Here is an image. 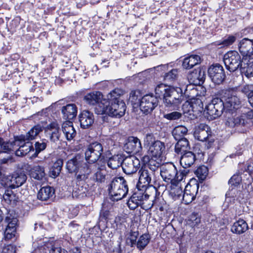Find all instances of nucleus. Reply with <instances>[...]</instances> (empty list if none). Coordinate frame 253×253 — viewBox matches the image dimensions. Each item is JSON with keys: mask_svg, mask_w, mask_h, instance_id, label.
<instances>
[{"mask_svg": "<svg viewBox=\"0 0 253 253\" xmlns=\"http://www.w3.org/2000/svg\"><path fill=\"white\" fill-rule=\"evenodd\" d=\"M155 93L162 97L164 104L168 107H175L184 101V95L180 87L160 84L155 88Z\"/></svg>", "mask_w": 253, "mask_h": 253, "instance_id": "obj_1", "label": "nucleus"}, {"mask_svg": "<svg viewBox=\"0 0 253 253\" xmlns=\"http://www.w3.org/2000/svg\"><path fill=\"white\" fill-rule=\"evenodd\" d=\"M94 165H88L79 155L76 156L73 159L68 161L66 169L70 173H76L77 179L83 181L87 178V176L92 171Z\"/></svg>", "mask_w": 253, "mask_h": 253, "instance_id": "obj_2", "label": "nucleus"}, {"mask_svg": "<svg viewBox=\"0 0 253 253\" xmlns=\"http://www.w3.org/2000/svg\"><path fill=\"white\" fill-rule=\"evenodd\" d=\"M126 110V105L123 100L109 103L106 99H103L95 108V112L98 115L107 114L111 117L121 118Z\"/></svg>", "mask_w": 253, "mask_h": 253, "instance_id": "obj_3", "label": "nucleus"}, {"mask_svg": "<svg viewBox=\"0 0 253 253\" xmlns=\"http://www.w3.org/2000/svg\"><path fill=\"white\" fill-rule=\"evenodd\" d=\"M108 190L111 199L119 201L126 196L128 189L126 181L123 177H120L112 180Z\"/></svg>", "mask_w": 253, "mask_h": 253, "instance_id": "obj_4", "label": "nucleus"}, {"mask_svg": "<svg viewBox=\"0 0 253 253\" xmlns=\"http://www.w3.org/2000/svg\"><path fill=\"white\" fill-rule=\"evenodd\" d=\"M221 99L225 106V111H232L239 108L241 100L237 96V92L233 89H225L222 91Z\"/></svg>", "mask_w": 253, "mask_h": 253, "instance_id": "obj_5", "label": "nucleus"}, {"mask_svg": "<svg viewBox=\"0 0 253 253\" xmlns=\"http://www.w3.org/2000/svg\"><path fill=\"white\" fill-rule=\"evenodd\" d=\"M102 152L103 147L100 143L94 142L88 146L85 152V161L88 165L94 166L92 168V170L94 168H97V164L95 163L100 158Z\"/></svg>", "mask_w": 253, "mask_h": 253, "instance_id": "obj_6", "label": "nucleus"}, {"mask_svg": "<svg viewBox=\"0 0 253 253\" xmlns=\"http://www.w3.org/2000/svg\"><path fill=\"white\" fill-rule=\"evenodd\" d=\"M225 106L221 98H213L206 107L205 112L209 115L210 119H214L221 115Z\"/></svg>", "mask_w": 253, "mask_h": 253, "instance_id": "obj_7", "label": "nucleus"}, {"mask_svg": "<svg viewBox=\"0 0 253 253\" xmlns=\"http://www.w3.org/2000/svg\"><path fill=\"white\" fill-rule=\"evenodd\" d=\"M223 61L226 69L234 72L240 68L241 56L235 50H231L224 55Z\"/></svg>", "mask_w": 253, "mask_h": 253, "instance_id": "obj_8", "label": "nucleus"}, {"mask_svg": "<svg viewBox=\"0 0 253 253\" xmlns=\"http://www.w3.org/2000/svg\"><path fill=\"white\" fill-rule=\"evenodd\" d=\"M158 105V99L153 94H146L141 98L139 107L143 114H150Z\"/></svg>", "mask_w": 253, "mask_h": 253, "instance_id": "obj_9", "label": "nucleus"}, {"mask_svg": "<svg viewBox=\"0 0 253 253\" xmlns=\"http://www.w3.org/2000/svg\"><path fill=\"white\" fill-rule=\"evenodd\" d=\"M13 143L15 146L14 152L17 156L23 157L34 151L32 143L26 139H21L20 136L15 138Z\"/></svg>", "mask_w": 253, "mask_h": 253, "instance_id": "obj_10", "label": "nucleus"}, {"mask_svg": "<svg viewBox=\"0 0 253 253\" xmlns=\"http://www.w3.org/2000/svg\"><path fill=\"white\" fill-rule=\"evenodd\" d=\"M160 174L163 180L168 183H171L175 179L177 170L172 163H167L160 167Z\"/></svg>", "mask_w": 253, "mask_h": 253, "instance_id": "obj_11", "label": "nucleus"}, {"mask_svg": "<svg viewBox=\"0 0 253 253\" xmlns=\"http://www.w3.org/2000/svg\"><path fill=\"white\" fill-rule=\"evenodd\" d=\"M208 74L211 80L216 84H220L225 78L223 67L218 64L212 65L208 69Z\"/></svg>", "mask_w": 253, "mask_h": 253, "instance_id": "obj_12", "label": "nucleus"}, {"mask_svg": "<svg viewBox=\"0 0 253 253\" xmlns=\"http://www.w3.org/2000/svg\"><path fill=\"white\" fill-rule=\"evenodd\" d=\"M139 183L142 184V187L148 186L152 180L155 181L158 175L144 165L139 170Z\"/></svg>", "mask_w": 253, "mask_h": 253, "instance_id": "obj_13", "label": "nucleus"}, {"mask_svg": "<svg viewBox=\"0 0 253 253\" xmlns=\"http://www.w3.org/2000/svg\"><path fill=\"white\" fill-rule=\"evenodd\" d=\"M240 70L247 77H253V54L242 55Z\"/></svg>", "mask_w": 253, "mask_h": 253, "instance_id": "obj_14", "label": "nucleus"}, {"mask_svg": "<svg viewBox=\"0 0 253 253\" xmlns=\"http://www.w3.org/2000/svg\"><path fill=\"white\" fill-rule=\"evenodd\" d=\"M44 132L48 135L50 141L56 142L59 140L61 135L60 125L56 122L48 124L44 128Z\"/></svg>", "mask_w": 253, "mask_h": 253, "instance_id": "obj_15", "label": "nucleus"}, {"mask_svg": "<svg viewBox=\"0 0 253 253\" xmlns=\"http://www.w3.org/2000/svg\"><path fill=\"white\" fill-rule=\"evenodd\" d=\"M140 161L135 157L126 158L123 161V169L125 173L129 175L135 173L140 168Z\"/></svg>", "mask_w": 253, "mask_h": 253, "instance_id": "obj_16", "label": "nucleus"}, {"mask_svg": "<svg viewBox=\"0 0 253 253\" xmlns=\"http://www.w3.org/2000/svg\"><path fill=\"white\" fill-rule=\"evenodd\" d=\"M5 179L6 186L11 188H15L24 183L27 179V176L25 173L21 172L14 174L12 176H7Z\"/></svg>", "mask_w": 253, "mask_h": 253, "instance_id": "obj_17", "label": "nucleus"}, {"mask_svg": "<svg viewBox=\"0 0 253 253\" xmlns=\"http://www.w3.org/2000/svg\"><path fill=\"white\" fill-rule=\"evenodd\" d=\"M240 116L237 117L234 119L229 118L228 122L230 124V122H233L230 124L231 126H245L248 122L253 118V110L248 109L244 111Z\"/></svg>", "mask_w": 253, "mask_h": 253, "instance_id": "obj_18", "label": "nucleus"}, {"mask_svg": "<svg viewBox=\"0 0 253 253\" xmlns=\"http://www.w3.org/2000/svg\"><path fill=\"white\" fill-rule=\"evenodd\" d=\"M124 150L127 153H137L142 150L140 140L134 136L129 137L124 147Z\"/></svg>", "mask_w": 253, "mask_h": 253, "instance_id": "obj_19", "label": "nucleus"}, {"mask_svg": "<svg viewBox=\"0 0 253 253\" xmlns=\"http://www.w3.org/2000/svg\"><path fill=\"white\" fill-rule=\"evenodd\" d=\"M198 189L199 184L197 183L192 185H186L181 199L183 203L185 204H188L191 203L195 199L198 193Z\"/></svg>", "mask_w": 253, "mask_h": 253, "instance_id": "obj_20", "label": "nucleus"}, {"mask_svg": "<svg viewBox=\"0 0 253 253\" xmlns=\"http://www.w3.org/2000/svg\"><path fill=\"white\" fill-rule=\"evenodd\" d=\"M149 195L141 193L133 194L127 201V206L130 210H135L142 204V202L149 198Z\"/></svg>", "mask_w": 253, "mask_h": 253, "instance_id": "obj_21", "label": "nucleus"}, {"mask_svg": "<svg viewBox=\"0 0 253 253\" xmlns=\"http://www.w3.org/2000/svg\"><path fill=\"white\" fill-rule=\"evenodd\" d=\"M80 125L83 128H87L92 125L94 122L93 114L88 111H83L79 115Z\"/></svg>", "mask_w": 253, "mask_h": 253, "instance_id": "obj_22", "label": "nucleus"}, {"mask_svg": "<svg viewBox=\"0 0 253 253\" xmlns=\"http://www.w3.org/2000/svg\"><path fill=\"white\" fill-rule=\"evenodd\" d=\"M165 151L164 143L159 140L154 141L149 147L148 152L151 156L155 158H160Z\"/></svg>", "mask_w": 253, "mask_h": 253, "instance_id": "obj_23", "label": "nucleus"}, {"mask_svg": "<svg viewBox=\"0 0 253 253\" xmlns=\"http://www.w3.org/2000/svg\"><path fill=\"white\" fill-rule=\"evenodd\" d=\"M5 221L7 223V225L4 231V237L6 239L10 240L15 236L17 219L16 218L6 216Z\"/></svg>", "mask_w": 253, "mask_h": 253, "instance_id": "obj_24", "label": "nucleus"}, {"mask_svg": "<svg viewBox=\"0 0 253 253\" xmlns=\"http://www.w3.org/2000/svg\"><path fill=\"white\" fill-rule=\"evenodd\" d=\"M238 48L242 55L253 54V40L244 38L238 43Z\"/></svg>", "mask_w": 253, "mask_h": 253, "instance_id": "obj_25", "label": "nucleus"}, {"mask_svg": "<svg viewBox=\"0 0 253 253\" xmlns=\"http://www.w3.org/2000/svg\"><path fill=\"white\" fill-rule=\"evenodd\" d=\"M210 133V128L209 126L206 124H201L196 127L194 135L196 139L204 141L209 137Z\"/></svg>", "mask_w": 253, "mask_h": 253, "instance_id": "obj_26", "label": "nucleus"}, {"mask_svg": "<svg viewBox=\"0 0 253 253\" xmlns=\"http://www.w3.org/2000/svg\"><path fill=\"white\" fill-rule=\"evenodd\" d=\"M196 161V156L193 152L187 151L183 153L180 157V163L184 169L191 167Z\"/></svg>", "mask_w": 253, "mask_h": 253, "instance_id": "obj_27", "label": "nucleus"}, {"mask_svg": "<svg viewBox=\"0 0 253 253\" xmlns=\"http://www.w3.org/2000/svg\"><path fill=\"white\" fill-rule=\"evenodd\" d=\"M62 130L66 139L68 141L72 140L76 135V130L73 127V123L71 121H66L62 124Z\"/></svg>", "mask_w": 253, "mask_h": 253, "instance_id": "obj_28", "label": "nucleus"}, {"mask_svg": "<svg viewBox=\"0 0 253 253\" xmlns=\"http://www.w3.org/2000/svg\"><path fill=\"white\" fill-rule=\"evenodd\" d=\"M206 76L205 71L202 69L195 70L188 76V79L190 82L195 84H200L203 83Z\"/></svg>", "mask_w": 253, "mask_h": 253, "instance_id": "obj_29", "label": "nucleus"}, {"mask_svg": "<svg viewBox=\"0 0 253 253\" xmlns=\"http://www.w3.org/2000/svg\"><path fill=\"white\" fill-rule=\"evenodd\" d=\"M103 99L102 94L99 91H93L87 93L84 97V100L87 103L92 105L96 104L95 108Z\"/></svg>", "mask_w": 253, "mask_h": 253, "instance_id": "obj_30", "label": "nucleus"}, {"mask_svg": "<svg viewBox=\"0 0 253 253\" xmlns=\"http://www.w3.org/2000/svg\"><path fill=\"white\" fill-rule=\"evenodd\" d=\"M63 118L65 119L73 120L77 114V108L74 104H69L62 108Z\"/></svg>", "mask_w": 253, "mask_h": 253, "instance_id": "obj_31", "label": "nucleus"}, {"mask_svg": "<svg viewBox=\"0 0 253 253\" xmlns=\"http://www.w3.org/2000/svg\"><path fill=\"white\" fill-rule=\"evenodd\" d=\"M43 129V126L41 124H38L34 126L27 133L24 135H21V139H26L27 141H30L34 139L36 136Z\"/></svg>", "mask_w": 253, "mask_h": 253, "instance_id": "obj_32", "label": "nucleus"}, {"mask_svg": "<svg viewBox=\"0 0 253 253\" xmlns=\"http://www.w3.org/2000/svg\"><path fill=\"white\" fill-rule=\"evenodd\" d=\"M201 61V59L199 55H192L184 58L182 63V66L184 68L189 69L199 64Z\"/></svg>", "mask_w": 253, "mask_h": 253, "instance_id": "obj_33", "label": "nucleus"}, {"mask_svg": "<svg viewBox=\"0 0 253 253\" xmlns=\"http://www.w3.org/2000/svg\"><path fill=\"white\" fill-rule=\"evenodd\" d=\"M248 229V225L243 219H239L234 223L231 227V231L237 234H241L245 232Z\"/></svg>", "mask_w": 253, "mask_h": 253, "instance_id": "obj_34", "label": "nucleus"}, {"mask_svg": "<svg viewBox=\"0 0 253 253\" xmlns=\"http://www.w3.org/2000/svg\"><path fill=\"white\" fill-rule=\"evenodd\" d=\"M30 175L35 179L42 180L45 176L44 168L40 166L33 167L30 170Z\"/></svg>", "mask_w": 253, "mask_h": 253, "instance_id": "obj_35", "label": "nucleus"}, {"mask_svg": "<svg viewBox=\"0 0 253 253\" xmlns=\"http://www.w3.org/2000/svg\"><path fill=\"white\" fill-rule=\"evenodd\" d=\"M54 193V189L50 186L43 187L39 190L37 197L42 201H46Z\"/></svg>", "mask_w": 253, "mask_h": 253, "instance_id": "obj_36", "label": "nucleus"}, {"mask_svg": "<svg viewBox=\"0 0 253 253\" xmlns=\"http://www.w3.org/2000/svg\"><path fill=\"white\" fill-rule=\"evenodd\" d=\"M79 183L77 184L73 191V196L79 199H82L86 196L88 190L86 184L84 183L82 184Z\"/></svg>", "mask_w": 253, "mask_h": 253, "instance_id": "obj_37", "label": "nucleus"}, {"mask_svg": "<svg viewBox=\"0 0 253 253\" xmlns=\"http://www.w3.org/2000/svg\"><path fill=\"white\" fill-rule=\"evenodd\" d=\"M190 148L189 142L185 138H181L178 139V142L175 146V151L177 154H183L187 152Z\"/></svg>", "mask_w": 253, "mask_h": 253, "instance_id": "obj_38", "label": "nucleus"}, {"mask_svg": "<svg viewBox=\"0 0 253 253\" xmlns=\"http://www.w3.org/2000/svg\"><path fill=\"white\" fill-rule=\"evenodd\" d=\"M226 199L231 198L233 200H236L240 201L243 198V195L240 190L238 189V187L233 186L230 188L226 194Z\"/></svg>", "mask_w": 253, "mask_h": 253, "instance_id": "obj_39", "label": "nucleus"}, {"mask_svg": "<svg viewBox=\"0 0 253 253\" xmlns=\"http://www.w3.org/2000/svg\"><path fill=\"white\" fill-rule=\"evenodd\" d=\"M123 161L121 155H114L109 159L107 164L109 168L116 169L123 164Z\"/></svg>", "mask_w": 253, "mask_h": 253, "instance_id": "obj_40", "label": "nucleus"}, {"mask_svg": "<svg viewBox=\"0 0 253 253\" xmlns=\"http://www.w3.org/2000/svg\"><path fill=\"white\" fill-rule=\"evenodd\" d=\"M123 94V91L119 88H115L111 91L107 95V100L109 103L118 102V101L123 100L121 99V95Z\"/></svg>", "mask_w": 253, "mask_h": 253, "instance_id": "obj_41", "label": "nucleus"}, {"mask_svg": "<svg viewBox=\"0 0 253 253\" xmlns=\"http://www.w3.org/2000/svg\"><path fill=\"white\" fill-rule=\"evenodd\" d=\"M154 158H155L152 157L149 160L148 164L147 165H144V166L148 168L151 170H153L154 172L158 175L159 173V168L161 165L160 162L161 160L159 158H155V160Z\"/></svg>", "mask_w": 253, "mask_h": 253, "instance_id": "obj_42", "label": "nucleus"}, {"mask_svg": "<svg viewBox=\"0 0 253 253\" xmlns=\"http://www.w3.org/2000/svg\"><path fill=\"white\" fill-rule=\"evenodd\" d=\"M48 140L46 139H42L37 141L35 143V153L33 155V157H38L39 154L45 149L47 147Z\"/></svg>", "mask_w": 253, "mask_h": 253, "instance_id": "obj_43", "label": "nucleus"}, {"mask_svg": "<svg viewBox=\"0 0 253 253\" xmlns=\"http://www.w3.org/2000/svg\"><path fill=\"white\" fill-rule=\"evenodd\" d=\"M182 195L183 191L180 186L177 184L171 187L169 191V195L174 200H181Z\"/></svg>", "mask_w": 253, "mask_h": 253, "instance_id": "obj_44", "label": "nucleus"}, {"mask_svg": "<svg viewBox=\"0 0 253 253\" xmlns=\"http://www.w3.org/2000/svg\"><path fill=\"white\" fill-rule=\"evenodd\" d=\"M187 128L183 126H176L172 130V135L176 140L183 138V137L187 133Z\"/></svg>", "mask_w": 253, "mask_h": 253, "instance_id": "obj_45", "label": "nucleus"}, {"mask_svg": "<svg viewBox=\"0 0 253 253\" xmlns=\"http://www.w3.org/2000/svg\"><path fill=\"white\" fill-rule=\"evenodd\" d=\"M12 188H10L5 190L3 198L4 200L7 204H14L17 201V197L12 191Z\"/></svg>", "mask_w": 253, "mask_h": 253, "instance_id": "obj_46", "label": "nucleus"}, {"mask_svg": "<svg viewBox=\"0 0 253 253\" xmlns=\"http://www.w3.org/2000/svg\"><path fill=\"white\" fill-rule=\"evenodd\" d=\"M150 241V238L148 234H144L141 235L136 243L137 248L139 250H143L148 245Z\"/></svg>", "mask_w": 253, "mask_h": 253, "instance_id": "obj_47", "label": "nucleus"}, {"mask_svg": "<svg viewBox=\"0 0 253 253\" xmlns=\"http://www.w3.org/2000/svg\"><path fill=\"white\" fill-rule=\"evenodd\" d=\"M63 165V160L61 159H58L53 164L52 168L51 170V173L54 177L57 176L62 169Z\"/></svg>", "mask_w": 253, "mask_h": 253, "instance_id": "obj_48", "label": "nucleus"}, {"mask_svg": "<svg viewBox=\"0 0 253 253\" xmlns=\"http://www.w3.org/2000/svg\"><path fill=\"white\" fill-rule=\"evenodd\" d=\"M195 174L200 180H204L206 179L208 174V169L205 166L199 167L195 171Z\"/></svg>", "mask_w": 253, "mask_h": 253, "instance_id": "obj_49", "label": "nucleus"}, {"mask_svg": "<svg viewBox=\"0 0 253 253\" xmlns=\"http://www.w3.org/2000/svg\"><path fill=\"white\" fill-rule=\"evenodd\" d=\"M201 222L200 216L198 213H193L189 217L187 223L191 227H194Z\"/></svg>", "mask_w": 253, "mask_h": 253, "instance_id": "obj_50", "label": "nucleus"}, {"mask_svg": "<svg viewBox=\"0 0 253 253\" xmlns=\"http://www.w3.org/2000/svg\"><path fill=\"white\" fill-rule=\"evenodd\" d=\"M0 153L6 152L7 151H14L16 149L15 146L12 142H5L2 139V142L0 147Z\"/></svg>", "mask_w": 253, "mask_h": 253, "instance_id": "obj_51", "label": "nucleus"}, {"mask_svg": "<svg viewBox=\"0 0 253 253\" xmlns=\"http://www.w3.org/2000/svg\"><path fill=\"white\" fill-rule=\"evenodd\" d=\"M104 167L101 166L98 168L97 171L95 172L94 178L98 182H103L105 180V172L104 170Z\"/></svg>", "mask_w": 253, "mask_h": 253, "instance_id": "obj_52", "label": "nucleus"}, {"mask_svg": "<svg viewBox=\"0 0 253 253\" xmlns=\"http://www.w3.org/2000/svg\"><path fill=\"white\" fill-rule=\"evenodd\" d=\"M252 88L251 85H247L243 87L242 91L248 96L249 102L253 107V90Z\"/></svg>", "mask_w": 253, "mask_h": 253, "instance_id": "obj_53", "label": "nucleus"}, {"mask_svg": "<svg viewBox=\"0 0 253 253\" xmlns=\"http://www.w3.org/2000/svg\"><path fill=\"white\" fill-rule=\"evenodd\" d=\"M178 75V71L177 69H172L171 71L166 73L164 76V79L166 81H172L175 80Z\"/></svg>", "mask_w": 253, "mask_h": 253, "instance_id": "obj_54", "label": "nucleus"}, {"mask_svg": "<svg viewBox=\"0 0 253 253\" xmlns=\"http://www.w3.org/2000/svg\"><path fill=\"white\" fill-rule=\"evenodd\" d=\"M164 117L168 120H176L181 117V114L177 111H174L165 114Z\"/></svg>", "mask_w": 253, "mask_h": 253, "instance_id": "obj_55", "label": "nucleus"}, {"mask_svg": "<svg viewBox=\"0 0 253 253\" xmlns=\"http://www.w3.org/2000/svg\"><path fill=\"white\" fill-rule=\"evenodd\" d=\"M236 40V37L233 35H229L226 37L222 42L221 44L223 46H228L232 44Z\"/></svg>", "mask_w": 253, "mask_h": 253, "instance_id": "obj_56", "label": "nucleus"}, {"mask_svg": "<svg viewBox=\"0 0 253 253\" xmlns=\"http://www.w3.org/2000/svg\"><path fill=\"white\" fill-rule=\"evenodd\" d=\"M241 181V177L238 174H234L229 180V184L231 186L237 187Z\"/></svg>", "mask_w": 253, "mask_h": 253, "instance_id": "obj_57", "label": "nucleus"}, {"mask_svg": "<svg viewBox=\"0 0 253 253\" xmlns=\"http://www.w3.org/2000/svg\"><path fill=\"white\" fill-rule=\"evenodd\" d=\"M156 141L154 135L152 133H147L144 140L145 144L147 145L149 147Z\"/></svg>", "mask_w": 253, "mask_h": 253, "instance_id": "obj_58", "label": "nucleus"}, {"mask_svg": "<svg viewBox=\"0 0 253 253\" xmlns=\"http://www.w3.org/2000/svg\"><path fill=\"white\" fill-rule=\"evenodd\" d=\"M1 253H16V247L12 245L4 246Z\"/></svg>", "mask_w": 253, "mask_h": 253, "instance_id": "obj_59", "label": "nucleus"}, {"mask_svg": "<svg viewBox=\"0 0 253 253\" xmlns=\"http://www.w3.org/2000/svg\"><path fill=\"white\" fill-rule=\"evenodd\" d=\"M188 172V170L187 171L186 170H184L183 171H181L179 174H177L175 177V179H174L173 181H176V182H180L182 181L184 177L186 176Z\"/></svg>", "mask_w": 253, "mask_h": 253, "instance_id": "obj_60", "label": "nucleus"}, {"mask_svg": "<svg viewBox=\"0 0 253 253\" xmlns=\"http://www.w3.org/2000/svg\"><path fill=\"white\" fill-rule=\"evenodd\" d=\"M137 233L135 232H132L130 235V246L131 247H133L136 244V238Z\"/></svg>", "mask_w": 253, "mask_h": 253, "instance_id": "obj_61", "label": "nucleus"}, {"mask_svg": "<svg viewBox=\"0 0 253 253\" xmlns=\"http://www.w3.org/2000/svg\"><path fill=\"white\" fill-rule=\"evenodd\" d=\"M0 162L1 164H6L8 162L11 163L13 162V161H12V158H11V157L9 156L6 158H4L0 159Z\"/></svg>", "mask_w": 253, "mask_h": 253, "instance_id": "obj_62", "label": "nucleus"}, {"mask_svg": "<svg viewBox=\"0 0 253 253\" xmlns=\"http://www.w3.org/2000/svg\"><path fill=\"white\" fill-rule=\"evenodd\" d=\"M61 248L57 247V248H52L51 250L49 251V253H60Z\"/></svg>", "mask_w": 253, "mask_h": 253, "instance_id": "obj_63", "label": "nucleus"}, {"mask_svg": "<svg viewBox=\"0 0 253 253\" xmlns=\"http://www.w3.org/2000/svg\"><path fill=\"white\" fill-rule=\"evenodd\" d=\"M105 205H104L103 206V208H102V209L101 210V213L103 215V216L105 217H107L108 215V212L105 210Z\"/></svg>", "mask_w": 253, "mask_h": 253, "instance_id": "obj_64", "label": "nucleus"}]
</instances>
